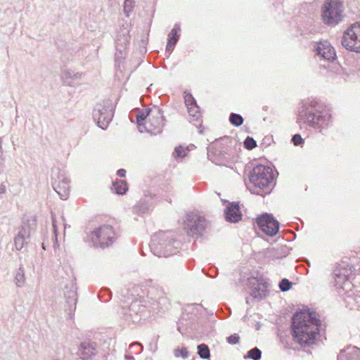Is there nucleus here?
<instances>
[{
  "mask_svg": "<svg viewBox=\"0 0 360 360\" xmlns=\"http://www.w3.org/2000/svg\"><path fill=\"white\" fill-rule=\"evenodd\" d=\"M321 321L316 314L309 309L297 311L292 319V340L302 347L316 343L320 333Z\"/></svg>",
  "mask_w": 360,
  "mask_h": 360,
  "instance_id": "nucleus-1",
  "label": "nucleus"
},
{
  "mask_svg": "<svg viewBox=\"0 0 360 360\" xmlns=\"http://www.w3.org/2000/svg\"><path fill=\"white\" fill-rule=\"evenodd\" d=\"M273 179V172L270 167L258 165L252 169L247 187L252 193L263 195L269 190Z\"/></svg>",
  "mask_w": 360,
  "mask_h": 360,
  "instance_id": "nucleus-2",
  "label": "nucleus"
},
{
  "mask_svg": "<svg viewBox=\"0 0 360 360\" xmlns=\"http://www.w3.org/2000/svg\"><path fill=\"white\" fill-rule=\"evenodd\" d=\"M137 124L143 126L148 132L156 134L162 131L163 116L159 109H148L136 115Z\"/></svg>",
  "mask_w": 360,
  "mask_h": 360,
  "instance_id": "nucleus-3",
  "label": "nucleus"
},
{
  "mask_svg": "<svg viewBox=\"0 0 360 360\" xmlns=\"http://www.w3.org/2000/svg\"><path fill=\"white\" fill-rule=\"evenodd\" d=\"M322 19L327 25H336L344 17V6L340 0H326L322 6Z\"/></svg>",
  "mask_w": 360,
  "mask_h": 360,
  "instance_id": "nucleus-4",
  "label": "nucleus"
},
{
  "mask_svg": "<svg viewBox=\"0 0 360 360\" xmlns=\"http://www.w3.org/2000/svg\"><path fill=\"white\" fill-rule=\"evenodd\" d=\"M342 44L347 49L360 53V23H354L347 29Z\"/></svg>",
  "mask_w": 360,
  "mask_h": 360,
  "instance_id": "nucleus-5",
  "label": "nucleus"
},
{
  "mask_svg": "<svg viewBox=\"0 0 360 360\" xmlns=\"http://www.w3.org/2000/svg\"><path fill=\"white\" fill-rule=\"evenodd\" d=\"M91 238L94 245L108 246L115 238V231L111 226H102L91 233Z\"/></svg>",
  "mask_w": 360,
  "mask_h": 360,
  "instance_id": "nucleus-6",
  "label": "nucleus"
},
{
  "mask_svg": "<svg viewBox=\"0 0 360 360\" xmlns=\"http://www.w3.org/2000/svg\"><path fill=\"white\" fill-rule=\"evenodd\" d=\"M257 224L259 229L266 235L274 236L279 230V224L270 214H266L257 219Z\"/></svg>",
  "mask_w": 360,
  "mask_h": 360,
  "instance_id": "nucleus-7",
  "label": "nucleus"
},
{
  "mask_svg": "<svg viewBox=\"0 0 360 360\" xmlns=\"http://www.w3.org/2000/svg\"><path fill=\"white\" fill-rule=\"evenodd\" d=\"M318 53L328 60H333L335 58V51L328 43H320L317 46Z\"/></svg>",
  "mask_w": 360,
  "mask_h": 360,
  "instance_id": "nucleus-8",
  "label": "nucleus"
},
{
  "mask_svg": "<svg viewBox=\"0 0 360 360\" xmlns=\"http://www.w3.org/2000/svg\"><path fill=\"white\" fill-rule=\"evenodd\" d=\"M338 360H360V349L356 347H348L340 353Z\"/></svg>",
  "mask_w": 360,
  "mask_h": 360,
  "instance_id": "nucleus-9",
  "label": "nucleus"
},
{
  "mask_svg": "<svg viewBox=\"0 0 360 360\" xmlns=\"http://www.w3.org/2000/svg\"><path fill=\"white\" fill-rule=\"evenodd\" d=\"M94 117L97 120L98 126L103 129L107 128L112 120L111 113L106 109L99 110L98 113L94 115Z\"/></svg>",
  "mask_w": 360,
  "mask_h": 360,
  "instance_id": "nucleus-10",
  "label": "nucleus"
},
{
  "mask_svg": "<svg viewBox=\"0 0 360 360\" xmlns=\"http://www.w3.org/2000/svg\"><path fill=\"white\" fill-rule=\"evenodd\" d=\"M185 104L187 107L188 112L193 117H198L200 114L199 107L191 94H186L184 96Z\"/></svg>",
  "mask_w": 360,
  "mask_h": 360,
  "instance_id": "nucleus-11",
  "label": "nucleus"
},
{
  "mask_svg": "<svg viewBox=\"0 0 360 360\" xmlns=\"http://www.w3.org/2000/svg\"><path fill=\"white\" fill-rule=\"evenodd\" d=\"M226 218L231 222H237L241 219V213L238 205L231 204L226 211Z\"/></svg>",
  "mask_w": 360,
  "mask_h": 360,
  "instance_id": "nucleus-12",
  "label": "nucleus"
},
{
  "mask_svg": "<svg viewBox=\"0 0 360 360\" xmlns=\"http://www.w3.org/2000/svg\"><path fill=\"white\" fill-rule=\"evenodd\" d=\"M30 237V231L22 227L14 239L15 246L17 250H20L26 243V238Z\"/></svg>",
  "mask_w": 360,
  "mask_h": 360,
  "instance_id": "nucleus-13",
  "label": "nucleus"
},
{
  "mask_svg": "<svg viewBox=\"0 0 360 360\" xmlns=\"http://www.w3.org/2000/svg\"><path fill=\"white\" fill-rule=\"evenodd\" d=\"M318 118V115L314 113H304V115L300 114L297 118V122L301 124H308L309 127H316V120Z\"/></svg>",
  "mask_w": 360,
  "mask_h": 360,
  "instance_id": "nucleus-14",
  "label": "nucleus"
},
{
  "mask_svg": "<svg viewBox=\"0 0 360 360\" xmlns=\"http://www.w3.org/2000/svg\"><path fill=\"white\" fill-rule=\"evenodd\" d=\"M180 31V27L179 25H176L174 28L171 30L170 33L168 35V41L167 44V49H173L176 43L179 39V32Z\"/></svg>",
  "mask_w": 360,
  "mask_h": 360,
  "instance_id": "nucleus-15",
  "label": "nucleus"
},
{
  "mask_svg": "<svg viewBox=\"0 0 360 360\" xmlns=\"http://www.w3.org/2000/svg\"><path fill=\"white\" fill-rule=\"evenodd\" d=\"M148 301L143 297L134 300L130 304L129 309L136 313L142 312L143 309L147 307Z\"/></svg>",
  "mask_w": 360,
  "mask_h": 360,
  "instance_id": "nucleus-16",
  "label": "nucleus"
},
{
  "mask_svg": "<svg viewBox=\"0 0 360 360\" xmlns=\"http://www.w3.org/2000/svg\"><path fill=\"white\" fill-rule=\"evenodd\" d=\"M331 121V115L326 113L325 115L318 114L316 125L315 129H323L328 126Z\"/></svg>",
  "mask_w": 360,
  "mask_h": 360,
  "instance_id": "nucleus-17",
  "label": "nucleus"
},
{
  "mask_svg": "<svg viewBox=\"0 0 360 360\" xmlns=\"http://www.w3.org/2000/svg\"><path fill=\"white\" fill-rule=\"evenodd\" d=\"M113 188L115 193L120 195L124 194L128 190L127 184L123 180H116L113 183Z\"/></svg>",
  "mask_w": 360,
  "mask_h": 360,
  "instance_id": "nucleus-18",
  "label": "nucleus"
},
{
  "mask_svg": "<svg viewBox=\"0 0 360 360\" xmlns=\"http://www.w3.org/2000/svg\"><path fill=\"white\" fill-rule=\"evenodd\" d=\"M198 354L202 359H209L210 356V349L205 344H201L198 346Z\"/></svg>",
  "mask_w": 360,
  "mask_h": 360,
  "instance_id": "nucleus-19",
  "label": "nucleus"
},
{
  "mask_svg": "<svg viewBox=\"0 0 360 360\" xmlns=\"http://www.w3.org/2000/svg\"><path fill=\"white\" fill-rule=\"evenodd\" d=\"M230 122L236 127H239L243 123V118L241 115L236 113H231L229 117Z\"/></svg>",
  "mask_w": 360,
  "mask_h": 360,
  "instance_id": "nucleus-20",
  "label": "nucleus"
},
{
  "mask_svg": "<svg viewBox=\"0 0 360 360\" xmlns=\"http://www.w3.org/2000/svg\"><path fill=\"white\" fill-rule=\"evenodd\" d=\"M187 153V148L180 146L175 148L174 155L175 158H184L186 155Z\"/></svg>",
  "mask_w": 360,
  "mask_h": 360,
  "instance_id": "nucleus-21",
  "label": "nucleus"
},
{
  "mask_svg": "<svg viewBox=\"0 0 360 360\" xmlns=\"http://www.w3.org/2000/svg\"><path fill=\"white\" fill-rule=\"evenodd\" d=\"M174 353L176 357L186 359L188 356V352L186 347L176 349Z\"/></svg>",
  "mask_w": 360,
  "mask_h": 360,
  "instance_id": "nucleus-22",
  "label": "nucleus"
},
{
  "mask_svg": "<svg viewBox=\"0 0 360 360\" xmlns=\"http://www.w3.org/2000/svg\"><path fill=\"white\" fill-rule=\"evenodd\" d=\"M248 356L254 360H259L261 358V351L255 347L248 352Z\"/></svg>",
  "mask_w": 360,
  "mask_h": 360,
  "instance_id": "nucleus-23",
  "label": "nucleus"
},
{
  "mask_svg": "<svg viewBox=\"0 0 360 360\" xmlns=\"http://www.w3.org/2000/svg\"><path fill=\"white\" fill-rule=\"evenodd\" d=\"M257 146L256 141L251 137L248 136L244 141V146L248 149L252 150Z\"/></svg>",
  "mask_w": 360,
  "mask_h": 360,
  "instance_id": "nucleus-24",
  "label": "nucleus"
},
{
  "mask_svg": "<svg viewBox=\"0 0 360 360\" xmlns=\"http://www.w3.org/2000/svg\"><path fill=\"white\" fill-rule=\"evenodd\" d=\"M279 287L282 291H287L291 288L292 283L290 282L288 279L284 278L281 281Z\"/></svg>",
  "mask_w": 360,
  "mask_h": 360,
  "instance_id": "nucleus-25",
  "label": "nucleus"
},
{
  "mask_svg": "<svg viewBox=\"0 0 360 360\" xmlns=\"http://www.w3.org/2000/svg\"><path fill=\"white\" fill-rule=\"evenodd\" d=\"M226 340L231 345H236L239 342L240 336L237 333H234L226 338Z\"/></svg>",
  "mask_w": 360,
  "mask_h": 360,
  "instance_id": "nucleus-26",
  "label": "nucleus"
},
{
  "mask_svg": "<svg viewBox=\"0 0 360 360\" xmlns=\"http://www.w3.org/2000/svg\"><path fill=\"white\" fill-rule=\"evenodd\" d=\"M292 141L295 146H300L303 143L304 140L300 134H295L293 136Z\"/></svg>",
  "mask_w": 360,
  "mask_h": 360,
  "instance_id": "nucleus-27",
  "label": "nucleus"
},
{
  "mask_svg": "<svg viewBox=\"0 0 360 360\" xmlns=\"http://www.w3.org/2000/svg\"><path fill=\"white\" fill-rule=\"evenodd\" d=\"M347 280V278L346 276H340L338 274H336V278L335 282L337 285H341L342 283H344L345 281Z\"/></svg>",
  "mask_w": 360,
  "mask_h": 360,
  "instance_id": "nucleus-28",
  "label": "nucleus"
},
{
  "mask_svg": "<svg viewBox=\"0 0 360 360\" xmlns=\"http://www.w3.org/2000/svg\"><path fill=\"white\" fill-rule=\"evenodd\" d=\"M52 220H53V232L55 234V238H56V240H57L58 227H57V224H56V221L54 217H52Z\"/></svg>",
  "mask_w": 360,
  "mask_h": 360,
  "instance_id": "nucleus-29",
  "label": "nucleus"
},
{
  "mask_svg": "<svg viewBox=\"0 0 360 360\" xmlns=\"http://www.w3.org/2000/svg\"><path fill=\"white\" fill-rule=\"evenodd\" d=\"M262 281V278H256V277H250L248 278V283L250 284H255V283H259Z\"/></svg>",
  "mask_w": 360,
  "mask_h": 360,
  "instance_id": "nucleus-30",
  "label": "nucleus"
},
{
  "mask_svg": "<svg viewBox=\"0 0 360 360\" xmlns=\"http://www.w3.org/2000/svg\"><path fill=\"white\" fill-rule=\"evenodd\" d=\"M120 177H124L126 174V171L124 169H120L117 172Z\"/></svg>",
  "mask_w": 360,
  "mask_h": 360,
  "instance_id": "nucleus-31",
  "label": "nucleus"
}]
</instances>
